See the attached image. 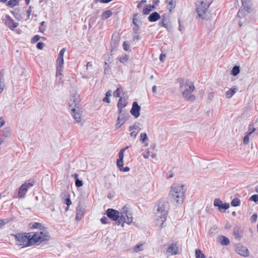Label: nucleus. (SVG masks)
Masks as SVG:
<instances>
[{"instance_id": "1", "label": "nucleus", "mask_w": 258, "mask_h": 258, "mask_svg": "<svg viewBox=\"0 0 258 258\" xmlns=\"http://www.w3.org/2000/svg\"><path fill=\"white\" fill-rule=\"evenodd\" d=\"M106 213L107 217L113 221L118 220V225L122 222V227L124 226V223L131 224L133 222L132 213L126 206L121 209L120 212L117 210L110 208L106 210Z\"/></svg>"}, {"instance_id": "2", "label": "nucleus", "mask_w": 258, "mask_h": 258, "mask_svg": "<svg viewBox=\"0 0 258 258\" xmlns=\"http://www.w3.org/2000/svg\"><path fill=\"white\" fill-rule=\"evenodd\" d=\"M177 81L179 84V87L182 91L183 98L188 101H195L196 97L192 94L195 89L194 83L187 79L183 78H178Z\"/></svg>"}, {"instance_id": "3", "label": "nucleus", "mask_w": 258, "mask_h": 258, "mask_svg": "<svg viewBox=\"0 0 258 258\" xmlns=\"http://www.w3.org/2000/svg\"><path fill=\"white\" fill-rule=\"evenodd\" d=\"M70 101L69 103L71 114L77 122H80L82 120V110L79 95L76 92L73 93L71 95Z\"/></svg>"}, {"instance_id": "4", "label": "nucleus", "mask_w": 258, "mask_h": 258, "mask_svg": "<svg viewBox=\"0 0 258 258\" xmlns=\"http://www.w3.org/2000/svg\"><path fill=\"white\" fill-rule=\"evenodd\" d=\"M169 207V203L165 199H161L159 200L157 204L155 207L156 209L155 214L157 218V224H160V227L162 226L164 222L166 220Z\"/></svg>"}, {"instance_id": "5", "label": "nucleus", "mask_w": 258, "mask_h": 258, "mask_svg": "<svg viewBox=\"0 0 258 258\" xmlns=\"http://www.w3.org/2000/svg\"><path fill=\"white\" fill-rule=\"evenodd\" d=\"M186 188L182 184H178L173 185L170 191L171 198L177 205H181L183 203L185 197V193Z\"/></svg>"}, {"instance_id": "6", "label": "nucleus", "mask_w": 258, "mask_h": 258, "mask_svg": "<svg viewBox=\"0 0 258 258\" xmlns=\"http://www.w3.org/2000/svg\"><path fill=\"white\" fill-rule=\"evenodd\" d=\"M199 4L197 5L196 11L198 15V18L203 20H208L211 18V14L209 8L211 2L207 0H201L199 2Z\"/></svg>"}, {"instance_id": "7", "label": "nucleus", "mask_w": 258, "mask_h": 258, "mask_svg": "<svg viewBox=\"0 0 258 258\" xmlns=\"http://www.w3.org/2000/svg\"><path fill=\"white\" fill-rule=\"evenodd\" d=\"M17 244L22 247H27L34 245V240L33 239L31 233H18L14 234Z\"/></svg>"}, {"instance_id": "8", "label": "nucleus", "mask_w": 258, "mask_h": 258, "mask_svg": "<svg viewBox=\"0 0 258 258\" xmlns=\"http://www.w3.org/2000/svg\"><path fill=\"white\" fill-rule=\"evenodd\" d=\"M64 48H62L59 52L57 58L56 60V82L58 84H62L63 86V80L62 79V67L64 63L63 54Z\"/></svg>"}, {"instance_id": "9", "label": "nucleus", "mask_w": 258, "mask_h": 258, "mask_svg": "<svg viewBox=\"0 0 258 258\" xmlns=\"http://www.w3.org/2000/svg\"><path fill=\"white\" fill-rule=\"evenodd\" d=\"M33 239L34 240V244L38 242L48 241L49 239L48 232L44 230H38L32 234Z\"/></svg>"}, {"instance_id": "10", "label": "nucleus", "mask_w": 258, "mask_h": 258, "mask_svg": "<svg viewBox=\"0 0 258 258\" xmlns=\"http://www.w3.org/2000/svg\"><path fill=\"white\" fill-rule=\"evenodd\" d=\"M33 180L29 179L27 182L23 184L19 189L18 197L19 198L23 199L25 197L26 193L30 187L34 185Z\"/></svg>"}, {"instance_id": "11", "label": "nucleus", "mask_w": 258, "mask_h": 258, "mask_svg": "<svg viewBox=\"0 0 258 258\" xmlns=\"http://www.w3.org/2000/svg\"><path fill=\"white\" fill-rule=\"evenodd\" d=\"M129 148L128 146H126L125 148L121 149L119 153H118V156L119 158L117 160L116 164L118 168L120 171H124V172H127L130 170V168L128 167H123V157H124V151L127 149Z\"/></svg>"}, {"instance_id": "12", "label": "nucleus", "mask_w": 258, "mask_h": 258, "mask_svg": "<svg viewBox=\"0 0 258 258\" xmlns=\"http://www.w3.org/2000/svg\"><path fill=\"white\" fill-rule=\"evenodd\" d=\"M129 115L127 113L122 112L121 114H119V115L117 119V122L115 124L116 128L120 127L128 119Z\"/></svg>"}, {"instance_id": "13", "label": "nucleus", "mask_w": 258, "mask_h": 258, "mask_svg": "<svg viewBox=\"0 0 258 258\" xmlns=\"http://www.w3.org/2000/svg\"><path fill=\"white\" fill-rule=\"evenodd\" d=\"M3 21L5 22L6 25L12 30H14L19 25V24L15 22L13 19L9 15H6L3 19Z\"/></svg>"}, {"instance_id": "14", "label": "nucleus", "mask_w": 258, "mask_h": 258, "mask_svg": "<svg viewBox=\"0 0 258 258\" xmlns=\"http://www.w3.org/2000/svg\"><path fill=\"white\" fill-rule=\"evenodd\" d=\"M141 107L139 105L137 102H134L132 105V108L131 110V113L135 118H138L140 115V111Z\"/></svg>"}, {"instance_id": "15", "label": "nucleus", "mask_w": 258, "mask_h": 258, "mask_svg": "<svg viewBox=\"0 0 258 258\" xmlns=\"http://www.w3.org/2000/svg\"><path fill=\"white\" fill-rule=\"evenodd\" d=\"M160 20L159 22V25L165 28H168L169 22V17L165 14L160 17Z\"/></svg>"}, {"instance_id": "16", "label": "nucleus", "mask_w": 258, "mask_h": 258, "mask_svg": "<svg viewBox=\"0 0 258 258\" xmlns=\"http://www.w3.org/2000/svg\"><path fill=\"white\" fill-rule=\"evenodd\" d=\"M236 250L240 255L246 257L249 255L248 249L244 246L239 245L236 247Z\"/></svg>"}, {"instance_id": "17", "label": "nucleus", "mask_w": 258, "mask_h": 258, "mask_svg": "<svg viewBox=\"0 0 258 258\" xmlns=\"http://www.w3.org/2000/svg\"><path fill=\"white\" fill-rule=\"evenodd\" d=\"M178 246L176 243H172L167 250L166 253L171 255L176 254L178 253Z\"/></svg>"}, {"instance_id": "18", "label": "nucleus", "mask_w": 258, "mask_h": 258, "mask_svg": "<svg viewBox=\"0 0 258 258\" xmlns=\"http://www.w3.org/2000/svg\"><path fill=\"white\" fill-rule=\"evenodd\" d=\"M233 235L235 239L239 240L242 237L243 230L238 226H236L233 228Z\"/></svg>"}, {"instance_id": "19", "label": "nucleus", "mask_w": 258, "mask_h": 258, "mask_svg": "<svg viewBox=\"0 0 258 258\" xmlns=\"http://www.w3.org/2000/svg\"><path fill=\"white\" fill-rule=\"evenodd\" d=\"M127 105L126 100L125 98H120L117 103V108L119 114L123 112L122 108L125 107Z\"/></svg>"}, {"instance_id": "20", "label": "nucleus", "mask_w": 258, "mask_h": 258, "mask_svg": "<svg viewBox=\"0 0 258 258\" xmlns=\"http://www.w3.org/2000/svg\"><path fill=\"white\" fill-rule=\"evenodd\" d=\"M160 18V15L156 12L152 13L148 17V20L151 22H156Z\"/></svg>"}, {"instance_id": "21", "label": "nucleus", "mask_w": 258, "mask_h": 258, "mask_svg": "<svg viewBox=\"0 0 258 258\" xmlns=\"http://www.w3.org/2000/svg\"><path fill=\"white\" fill-rule=\"evenodd\" d=\"M167 7L170 12H171L176 6V0H166Z\"/></svg>"}, {"instance_id": "22", "label": "nucleus", "mask_w": 258, "mask_h": 258, "mask_svg": "<svg viewBox=\"0 0 258 258\" xmlns=\"http://www.w3.org/2000/svg\"><path fill=\"white\" fill-rule=\"evenodd\" d=\"M219 239L221 244L223 245H228L230 243L229 239L225 236L221 235L219 237Z\"/></svg>"}, {"instance_id": "23", "label": "nucleus", "mask_w": 258, "mask_h": 258, "mask_svg": "<svg viewBox=\"0 0 258 258\" xmlns=\"http://www.w3.org/2000/svg\"><path fill=\"white\" fill-rule=\"evenodd\" d=\"M236 89L231 88L226 92V97L227 98H230L236 93Z\"/></svg>"}, {"instance_id": "24", "label": "nucleus", "mask_w": 258, "mask_h": 258, "mask_svg": "<svg viewBox=\"0 0 258 258\" xmlns=\"http://www.w3.org/2000/svg\"><path fill=\"white\" fill-rule=\"evenodd\" d=\"M155 7L154 5L147 6L143 9V13L145 15H148L150 14V12H151L152 10L155 9Z\"/></svg>"}, {"instance_id": "25", "label": "nucleus", "mask_w": 258, "mask_h": 258, "mask_svg": "<svg viewBox=\"0 0 258 258\" xmlns=\"http://www.w3.org/2000/svg\"><path fill=\"white\" fill-rule=\"evenodd\" d=\"M242 9L244 11L246 14H248L250 13L251 8H250V4L249 3H246V4L242 3Z\"/></svg>"}, {"instance_id": "26", "label": "nucleus", "mask_w": 258, "mask_h": 258, "mask_svg": "<svg viewBox=\"0 0 258 258\" xmlns=\"http://www.w3.org/2000/svg\"><path fill=\"white\" fill-rule=\"evenodd\" d=\"M112 12L110 10H106L102 14V19H106L110 17L112 15Z\"/></svg>"}, {"instance_id": "27", "label": "nucleus", "mask_w": 258, "mask_h": 258, "mask_svg": "<svg viewBox=\"0 0 258 258\" xmlns=\"http://www.w3.org/2000/svg\"><path fill=\"white\" fill-rule=\"evenodd\" d=\"M229 208V204L228 203L222 204L220 207H218L219 210L220 212H224L226 210Z\"/></svg>"}, {"instance_id": "28", "label": "nucleus", "mask_w": 258, "mask_h": 258, "mask_svg": "<svg viewBox=\"0 0 258 258\" xmlns=\"http://www.w3.org/2000/svg\"><path fill=\"white\" fill-rule=\"evenodd\" d=\"M19 0H10L8 2L7 6L11 8H13L18 5L19 4Z\"/></svg>"}, {"instance_id": "29", "label": "nucleus", "mask_w": 258, "mask_h": 258, "mask_svg": "<svg viewBox=\"0 0 258 258\" xmlns=\"http://www.w3.org/2000/svg\"><path fill=\"white\" fill-rule=\"evenodd\" d=\"M239 72L240 69L238 66H234L231 70V74L234 76H236V75H237L239 73Z\"/></svg>"}, {"instance_id": "30", "label": "nucleus", "mask_w": 258, "mask_h": 258, "mask_svg": "<svg viewBox=\"0 0 258 258\" xmlns=\"http://www.w3.org/2000/svg\"><path fill=\"white\" fill-rule=\"evenodd\" d=\"M240 204V201L238 198H234L231 201V205L233 207H237Z\"/></svg>"}, {"instance_id": "31", "label": "nucleus", "mask_w": 258, "mask_h": 258, "mask_svg": "<svg viewBox=\"0 0 258 258\" xmlns=\"http://www.w3.org/2000/svg\"><path fill=\"white\" fill-rule=\"evenodd\" d=\"M195 252L196 258H205V255L202 253L201 250L197 249Z\"/></svg>"}, {"instance_id": "32", "label": "nucleus", "mask_w": 258, "mask_h": 258, "mask_svg": "<svg viewBox=\"0 0 258 258\" xmlns=\"http://www.w3.org/2000/svg\"><path fill=\"white\" fill-rule=\"evenodd\" d=\"M30 225H31L30 226L31 228H37L39 229L38 230H42L41 227H42V226L41 224H40L39 223L35 222Z\"/></svg>"}, {"instance_id": "33", "label": "nucleus", "mask_w": 258, "mask_h": 258, "mask_svg": "<svg viewBox=\"0 0 258 258\" xmlns=\"http://www.w3.org/2000/svg\"><path fill=\"white\" fill-rule=\"evenodd\" d=\"M148 139L147 135L145 133H142L140 134V141L143 143H144L145 142V141Z\"/></svg>"}, {"instance_id": "34", "label": "nucleus", "mask_w": 258, "mask_h": 258, "mask_svg": "<svg viewBox=\"0 0 258 258\" xmlns=\"http://www.w3.org/2000/svg\"><path fill=\"white\" fill-rule=\"evenodd\" d=\"M93 76V73L88 71L87 73H84L82 74V78L84 79H88Z\"/></svg>"}, {"instance_id": "35", "label": "nucleus", "mask_w": 258, "mask_h": 258, "mask_svg": "<svg viewBox=\"0 0 258 258\" xmlns=\"http://www.w3.org/2000/svg\"><path fill=\"white\" fill-rule=\"evenodd\" d=\"M11 134V130L10 128L6 127L4 128L3 132V135L5 137H9Z\"/></svg>"}, {"instance_id": "36", "label": "nucleus", "mask_w": 258, "mask_h": 258, "mask_svg": "<svg viewBox=\"0 0 258 258\" xmlns=\"http://www.w3.org/2000/svg\"><path fill=\"white\" fill-rule=\"evenodd\" d=\"M4 87L5 84L3 82V76L0 74V94L3 91Z\"/></svg>"}, {"instance_id": "37", "label": "nucleus", "mask_w": 258, "mask_h": 258, "mask_svg": "<svg viewBox=\"0 0 258 258\" xmlns=\"http://www.w3.org/2000/svg\"><path fill=\"white\" fill-rule=\"evenodd\" d=\"M132 130L139 132L141 130V128L138 125L135 124L129 127V131H132Z\"/></svg>"}, {"instance_id": "38", "label": "nucleus", "mask_w": 258, "mask_h": 258, "mask_svg": "<svg viewBox=\"0 0 258 258\" xmlns=\"http://www.w3.org/2000/svg\"><path fill=\"white\" fill-rule=\"evenodd\" d=\"M247 14H246V13L244 11H243V9H242V8H241L237 13V16L241 18Z\"/></svg>"}, {"instance_id": "39", "label": "nucleus", "mask_w": 258, "mask_h": 258, "mask_svg": "<svg viewBox=\"0 0 258 258\" xmlns=\"http://www.w3.org/2000/svg\"><path fill=\"white\" fill-rule=\"evenodd\" d=\"M110 72V68L109 67L108 63L105 62L104 64V74H109Z\"/></svg>"}, {"instance_id": "40", "label": "nucleus", "mask_w": 258, "mask_h": 258, "mask_svg": "<svg viewBox=\"0 0 258 258\" xmlns=\"http://www.w3.org/2000/svg\"><path fill=\"white\" fill-rule=\"evenodd\" d=\"M128 59V56L127 55H123L119 58V61L121 63H125L127 61Z\"/></svg>"}, {"instance_id": "41", "label": "nucleus", "mask_w": 258, "mask_h": 258, "mask_svg": "<svg viewBox=\"0 0 258 258\" xmlns=\"http://www.w3.org/2000/svg\"><path fill=\"white\" fill-rule=\"evenodd\" d=\"M222 204V202L218 199H216L214 200V206H215V207H220V205H221Z\"/></svg>"}, {"instance_id": "42", "label": "nucleus", "mask_w": 258, "mask_h": 258, "mask_svg": "<svg viewBox=\"0 0 258 258\" xmlns=\"http://www.w3.org/2000/svg\"><path fill=\"white\" fill-rule=\"evenodd\" d=\"M255 131V128L253 127V124H249L248 126V134L251 135L252 134L254 131Z\"/></svg>"}, {"instance_id": "43", "label": "nucleus", "mask_w": 258, "mask_h": 258, "mask_svg": "<svg viewBox=\"0 0 258 258\" xmlns=\"http://www.w3.org/2000/svg\"><path fill=\"white\" fill-rule=\"evenodd\" d=\"M249 200L256 203L258 201V195L255 194L251 196Z\"/></svg>"}, {"instance_id": "44", "label": "nucleus", "mask_w": 258, "mask_h": 258, "mask_svg": "<svg viewBox=\"0 0 258 258\" xmlns=\"http://www.w3.org/2000/svg\"><path fill=\"white\" fill-rule=\"evenodd\" d=\"M143 245L142 244L137 245L134 247V251L136 252L142 250Z\"/></svg>"}, {"instance_id": "45", "label": "nucleus", "mask_w": 258, "mask_h": 258, "mask_svg": "<svg viewBox=\"0 0 258 258\" xmlns=\"http://www.w3.org/2000/svg\"><path fill=\"white\" fill-rule=\"evenodd\" d=\"M75 184L76 186L78 187H81L83 185V181L80 180L79 179H76V180H75Z\"/></svg>"}, {"instance_id": "46", "label": "nucleus", "mask_w": 258, "mask_h": 258, "mask_svg": "<svg viewBox=\"0 0 258 258\" xmlns=\"http://www.w3.org/2000/svg\"><path fill=\"white\" fill-rule=\"evenodd\" d=\"M40 36L38 35H35L32 39V40H31V42L32 43H36V42H37L39 39H40Z\"/></svg>"}, {"instance_id": "47", "label": "nucleus", "mask_w": 258, "mask_h": 258, "mask_svg": "<svg viewBox=\"0 0 258 258\" xmlns=\"http://www.w3.org/2000/svg\"><path fill=\"white\" fill-rule=\"evenodd\" d=\"M113 95L115 97H120L119 88H117L115 91H114L113 93Z\"/></svg>"}, {"instance_id": "48", "label": "nucleus", "mask_w": 258, "mask_h": 258, "mask_svg": "<svg viewBox=\"0 0 258 258\" xmlns=\"http://www.w3.org/2000/svg\"><path fill=\"white\" fill-rule=\"evenodd\" d=\"M44 46V44L42 42H39L36 45V47L39 49H42Z\"/></svg>"}, {"instance_id": "49", "label": "nucleus", "mask_w": 258, "mask_h": 258, "mask_svg": "<svg viewBox=\"0 0 258 258\" xmlns=\"http://www.w3.org/2000/svg\"><path fill=\"white\" fill-rule=\"evenodd\" d=\"M249 135L248 134L245 136V137L243 138V144H247L249 142Z\"/></svg>"}, {"instance_id": "50", "label": "nucleus", "mask_w": 258, "mask_h": 258, "mask_svg": "<svg viewBox=\"0 0 258 258\" xmlns=\"http://www.w3.org/2000/svg\"><path fill=\"white\" fill-rule=\"evenodd\" d=\"M130 46L129 44H128L126 42H124L123 43V49L127 51L130 49Z\"/></svg>"}, {"instance_id": "51", "label": "nucleus", "mask_w": 258, "mask_h": 258, "mask_svg": "<svg viewBox=\"0 0 258 258\" xmlns=\"http://www.w3.org/2000/svg\"><path fill=\"white\" fill-rule=\"evenodd\" d=\"M139 132H136V131H132L130 133V136L131 137H132L133 139H135L138 134Z\"/></svg>"}, {"instance_id": "52", "label": "nucleus", "mask_w": 258, "mask_h": 258, "mask_svg": "<svg viewBox=\"0 0 258 258\" xmlns=\"http://www.w3.org/2000/svg\"><path fill=\"white\" fill-rule=\"evenodd\" d=\"M100 221L101 223L103 224H106L108 223V219L107 217L103 216L101 219H100Z\"/></svg>"}, {"instance_id": "53", "label": "nucleus", "mask_w": 258, "mask_h": 258, "mask_svg": "<svg viewBox=\"0 0 258 258\" xmlns=\"http://www.w3.org/2000/svg\"><path fill=\"white\" fill-rule=\"evenodd\" d=\"M92 67V63L91 62H88L86 66H85V69L86 70V71H88Z\"/></svg>"}, {"instance_id": "54", "label": "nucleus", "mask_w": 258, "mask_h": 258, "mask_svg": "<svg viewBox=\"0 0 258 258\" xmlns=\"http://www.w3.org/2000/svg\"><path fill=\"white\" fill-rule=\"evenodd\" d=\"M140 29V27L139 25H137V26H135L133 28V32L135 34H137L138 33V31Z\"/></svg>"}, {"instance_id": "55", "label": "nucleus", "mask_w": 258, "mask_h": 258, "mask_svg": "<svg viewBox=\"0 0 258 258\" xmlns=\"http://www.w3.org/2000/svg\"><path fill=\"white\" fill-rule=\"evenodd\" d=\"M66 204L67 206H69L72 204L71 200L69 197L66 198Z\"/></svg>"}, {"instance_id": "56", "label": "nucleus", "mask_w": 258, "mask_h": 258, "mask_svg": "<svg viewBox=\"0 0 258 258\" xmlns=\"http://www.w3.org/2000/svg\"><path fill=\"white\" fill-rule=\"evenodd\" d=\"M217 229V227L215 226H213L211 228L209 231L210 234H212L214 232V231H215Z\"/></svg>"}, {"instance_id": "57", "label": "nucleus", "mask_w": 258, "mask_h": 258, "mask_svg": "<svg viewBox=\"0 0 258 258\" xmlns=\"http://www.w3.org/2000/svg\"><path fill=\"white\" fill-rule=\"evenodd\" d=\"M214 97V93L212 92H211L209 94L208 99L209 100H212L213 99Z\"/></svg>"}, {"instance_id": "58", "label": "nucleus", "mask_w": 258, "mask_h": 258, "mask_svg": "<svg viewBox=\"0 0 258 258\" xmlns=\"http://www.w3.org/2000/svg\"><path fill=\"white\" fill-rule=\"evenodd\" d=\"M14 15L17 20H21V16L20 14L18 13H14Z\"/></svg>"}, {"instance_id": "59", "label": "nucleus", "mask_w": 258, "mask_h": 258, "mask_svg": "<svg viewBox=\"0 0 258 258\" xmlns=\"http://www.w3.org/2000/svg\"><path fill=\"white\" fill-rule=\"evenodd\" d=\"M31 6H30L29 9L27 11V18L28 19L29 18V17H30V15H31Z\"/></svg>"}, {"instance_id": "60", "label": "nucleus", "mask_w": 258, "mask_h": 258, "mask_svg": "<svg viewBox=\"0 0 258 258\" xmlns=\"http://www.w3.org/2000/svg\"><path fill=\"white\" fill-rule=\"evenodd\" d=\"M140 36L137 34H135V35H134L133 36V40L135 41L136 40H139L140 39Z\"/></svg>"}, {"instance_id": "61", "label": "nucleus", "mask_w": 258, "mask_h": 258, "mask_svg": "<svg viewBox=\"0 0 258 258\" xmlns=\"http://www.w3.org/2000/svg\"><path fill=\"white\" fill-rule=\"evenodd\" d=\"M111 94H112V91L111 90H108L107 91V92L106 93V97H110L111 96Z\"/></svg>"}, {"instance_id": "62", "label": "nucleus", "mask_w": 258, "mask_h": 258, "mask_svg": "<svg viewBox=\"0 0 258 258\" xmlns=\"http://www.w3.org/2000/svg\"><path fill=\"white\" fill-rule=\"evenodd\" d=\"M103 101L104 102H107V103H110V102L109 97H106V96L103 98Z\"/></svg>"}, {"instance_id": "63", "label": "nucleus", "mask_w": 258, "mask_h": 258, "mask_svg": "<svg viewBox=\"0 0 258 258\" xmlns=\"http://www.w3.org/2000/svg\"><path fill=\"white\" fill-rule=\"evenodd\" d=\"M165 56H166L165 54H161L160 55V59L161 61H164Z\"/></svg>"}, {"instance_id": "64", "label": "nucleus", "mask_w": 258, "mask_h": 258, "mask_svg": "<svg viewBox=\"0 0 258 258\" xmlns=\"http://www.w3.org/2000/svg\"><path fill=\"white\" fill-rule=\"evenodd\" d=\"M257 215L256 214H253L252 216H251V219L252 220H253V221H256V219H257Z\"/></svg>"}]
</instances>
